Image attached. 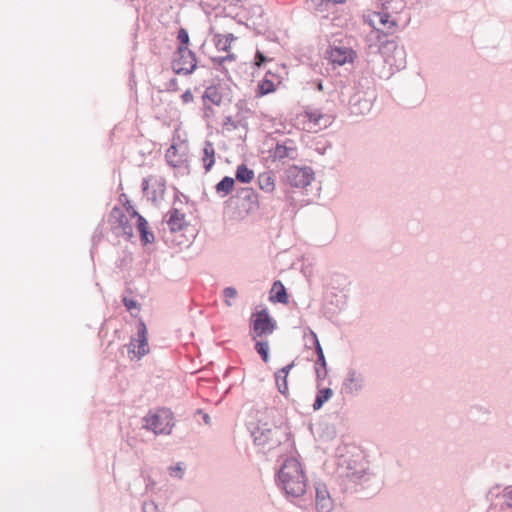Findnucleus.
I'll return each instance as SVG.
<instances>
[{
    "label": "nucleus",
    "mask_w": 512,
    "mask_h": 512,
    "mask_svg": "<svg viewBox=\"0 0 512 512\" xmlns=\"http://www.w3.org/2000/svg\"><path fill=\"white\" fill-rule=\"evenodd\" d=\"M277 486L287 498H299L306 492V476L302 464L294 457H287L276 472Z\"/></svg>",
    "instance_id": "1"
},
{
    "label": "nucleus",
    "mask_w": 512,
    "mask_h": 512,
    "mask_svg": "<svg viewBox=\"0 0 512 512\" xmlns=\"http://www.w3.org/2000/svg\"><path fill=\"white\" fill-rule=\"evenodd\" d=\"M399 38L395 34L367 35V54H380L384 61L397 67L406 63V51L399 44Z\"/></svg>",
    "instance_id": "2"
},
{
    "label": "nucleus",
    "mask_w": 512,
    "mask_h": 512,
    "mask_svg": "<svg viewBox=\"0 0 512 512\" xmlns=\"http://www.w3.org/2000/svg\"><path fill=\"white\" fill-rule=\"evenodd\" d=\"M252 436L256 445H269L270 448H274L291 441L292 432L284 420L279 423L274 422L271 426L259 421L257 427L252 431Z\"/></svg>",
    "instance_id": "3"
},
{
    "label": "nucleus",
    "mask_w": 512,
    "mask_h": 512,
    "mask_svg": "<svg viewBox=\"0 0 512 512\" xmlns=\"http://www.w3.org/2000/svg\"><path fill=\"white\" fill-rule=\"evenodd\" d=\"M354 92L349 98V110L353 115H366L376 99V91L368 78H361L353 87Z\"/></svg>",
    "instance_id": "4"
},
{
    "label": "nucleus",
    "mask_w": 512,
    "mask_h": 512,
    "mask_svg": "<svg viewBox=\"0 0 512 512\" xmlns=\"http://www.w3.org/2000/svg\"><path fill=\"white\" fill-rule=\"evenodd\" d=\"M341 488L345 493H360L363 497H371L379 490L377 476L367 468L356 476L351 472L349 479L341 480Z\"/></svg>",
    "instance_id": "5"
},
{
    "label": "nucleus",
    "mask_w": 512,
    "mask_h": 512,
    "mask_svg": "<svg viewBox=\"0 0 512 512\" xmlns=\"http://www.w3.org/2000/svg\"><path fill=\"white\" fill-rule=\"evenodd\" d=\"M173 412L169 408H160L155 412L151 410L143 417V428L156 435H170L175 426Z\"/></svg>",
    "instance_id": "6"
},
{
    "label": "nucleus",
    "mask_w": 512,
    "mask_h": 512,
    "mask_svg": "<svg viewBox=\"0 0 512 512\" xmlns=\"http://www.w3.org/2000/svg\"><path fill=\"white\" fill-rule=\"evenodd\" d=\"M277 328L276 320L270 315L267 307L256 310L250 318V333L252 340L272 334Z\"/></svg>",
    "instance_id": "7"
},
{
    "label": "nucleus",
    "mask_w": 512,
    "mask_h": 512,
    "mask_svg": "<svg viewBox=\"0 0 512 512\" xmlns=\"http://www.w3.org/2000/svg\"><path fill=\"white\" fill-rule=\"evenodd\" d=\"M366 22L372 27V31L368 35H377L380 32L383 34H395L398 30V18L382 8L369 15Z\"/></svg>",
    "instance_id": "8"
},
{
    "label": "nucleus",
    "mask_w": 512,
    "mask_h": 512,
    "mask_svg": "<svg viewBox=\"0 0 512 512\" xmlns=\"http://www.w3.org/2000/svg\"><path fill=\"white\" fill-rule=\"evenodd\" d=\"M109 222L112 225L114 233L119 236L117 230H121V234L126 240H131L134 236L133 227L124 211L119 206H114L109 214Z\"/></svg>",
    "instance_id": "9"
},
{
    "label": "nucleus",
    "mask_w": 512,
    "mask_h": 512,
    "mask_svg": "<svg viewBox=\"0 0 512 512\" xmlns=\"http://www.w3.org/2000/svg\"><path fill=\"white\" fill-rule=\"evenodd\" d=\"M356 56V52L351 47L336 44V42L330 44L326 50L327 59L333 65L337 66H343L346 63H353Z\"/></svg>",
    "instance_id": "10"
},
{
    "label": "nucleus",
    "mask_w": 512,
    "mask_h": 512,
    "mask_svg": "<svg viewBox=\"0 0 512 512\" xmlns=\"http://www.w3.org/2000/svg\"><path fill=\"white\" fill-rule=\"evenodd\" d=\"M171 68L176 75H190L197 68L196 54L191 50V54H177V49L173 53Z\"/></svg>",
    "instance_id": "11"
},
{
    "label": "nucleus",
    "mask_w": 512,
    "mask_h": 512,
    "mask_svg": "<svg viewBox=\"0 0 512 512\" xmlns=\"http://www.w3.org/2000/svg\"><path fill=\"white\" fill-rule=\"evenodd\" d=\"M269 156L273 161L295 160L298 157L295 141L289 138H286L284 141H277L275 146L270 148Z\"/></svg>",
    "instance_id": "12"
},
{
    "label": "nucleus",
    "mask_w": 512,
    "mask_h": 512,
    "mask_svg": "<svg viewBox=\"0 0 512 512\" xmlns=\"http://www.w3.org/2000/svg\"><path fill=\"white\" fill-rule=\"evenodd\" d=\"M286 179L293 187L305 188L314 179V171L310 167L293 165L286 170Z\"/></svg>",
    "instance_id": "13"
},
{
    "label": "nucleus",
    "mask_w": 512,
    "mask_h": 512,
    "mask_svg": "<svg viewBox=\"0 0 512 512\" xmlns=\"http://www.w3.org/2000/svg\"><path fill=\"white\" fill-rule=\"evenodd\" d=\"M315 509L317 512H331L334 509V500L327 485L322 481L314 483Z\"/></svg>",
    "instance_id": "14"
},
{
    "label": "nucleus",
    "mask_w": 512,
    "mask_h": 512,
    "mask_svg": "<svg viewBox=\"0 0 512 512\" xmlns=\"http://www.w3.org/2000/svg\"><path fill=\"white\" fill-rule=\"evenodd\" d=\"M137 336H138V350H135V339L131 338L130 344L128 346L129 353H133L138 359H141L143 356L149 353L148 346V330L145 322L142 319H139L137 325Z\"/></svg>",
    "instance_id": "15"
},
{
    "label": "nucleus",
    "mask_w": 512,
    "mask_h": 512,
    "mask_svg": "<svg viewBox=\"0 0 512 512\" xmlns=\"http://www.w3.org/2000/svg\"><path fill=\"white\" fill-rule=\"evenodd\" d=\"M365 386L364 376L355 369H349L342 384V391L346 394L356 395Z\"/></svg>",
    "instance_id": "16"
},
{
    "label": "nucleus",
    "mask_w": 512,
    "mask_h": 512,
    "mask_svg": "<svg viewBox=\"0 0 512 512\" xmlns=\"http://www.w3.org/2000/svg\"><path fill=\"white\" fill-rule=\"evenodd\" d=\"M338 466L340 469L344 471L341 472L340 477L343 479H349L351 472L356 474V476L360 473H363L366 469L365 465L362 462H358L357 460L351 457H341L338 462Z\"/></svg>",
    "instance_id": "17"
},
{
    "label": "nucleus",
    "mask_w": 512,
    "mask_h": 512,
    "mask_svg": "<svg viewBox=\"0 0 512 512\" xmlns=\"http://www.w3.org/2000/svg\"><path fill=\"white\" fill-rule=\"evenodd\" d=\"M168 220L167 225L171 231V233H176L178 231H188L189 224L185 221V214L180 212V209L173 207L168 212Z\"/></svg>",
    "instance_id": "18"
},
{
    "label": "nucleus",
    "mask_w": 512,
    "mask_h": 512,
    "mask_svg": "<svg viewBox=\"0 0 512 512\" xmlns=\"http://www.w3.org/2000/svg\"><path fill=\"white\" fill-rule=\"evenodd\" d=\"M136 229L140 236V241L143 246L152 244L155 241L153 231L149 227L147 219L142 215L136 219Z\"/></svg>",
    "instance_id": "19"
},
{
    "label": "nucleus",
    "mask_w": 512,
    "mask_h": 512,
    "mask_svg": "<svg viewBox=\"0 0 512 512\" xmlns=\"http://www.w3.org/2000/svg\"><path fill=\"white\" fill-rule=\"evenodd\" d=\"M236 197L248 202L247 211H253L259 208L258 193L250 187H240L236 189Z\"/></svg>",
    "instance_id": "20"
},
{
    "label": "nucleus",
    "mask_w": 512,
    "mask_h": 512,
    "mask_svg": "<svg viewBox=\"0 0 512 512\" xmlns=\"http://www.w3.org/2000/svg\"><path fill=\"white\" fill-rule=\"evenodd\" d=\"M269 300L273 303H288V294L285 286L280 280H276L270 292Z\"/></svg>",
    "instance_id": "21"
},
{
    "label": "nucleus",
    "mask_w": 512,
    "mask_h": 512,
    "mask_svg": "<svg viewBox=\"0 0 512 512\" xmlns=\"http://www.w3.org/2000/svg\"><path fill=\"white\" fill-rule=\"evenodd\" d=\"M333 396V390L329 387H320V384L317 385V393L315 396L314 403L312 405L314 411L320 410L323 405L328 402Z\"/></svg>",
    "instance_id": "22"
},
{
    "label": "nucleus",
    "mask_w": 512,
    "mask_h": 512,
    "mask_svg": "<svg viewBox=\"0 0 512 512\" xmlns=\"http://www.w3.org/2000/svg\"><path fill=\"white\" fill-rule=\"evenodd\" d=\"M202 160L205 172H209L215 164V149L211 141H205Z\"/></svg>",
    "instance_id": "23"
},
{
    "label": "nucleus",
    "mask_w": 512,
    "mask_h": 512,
    "mask_svg": "<svg viewBox=\"0 0 512 512\" xmlns=\"http://www.w3.org/2000/svg\"><path fill=\"white\" fill-rule=\"evenodd\" d=\"M177 54L180 55L181 53H188L191 54V49H189L190 45V37L189 33L186 28H179L177 32Z\"/></svg>",
    "instance_id": "24"
},
{
    "label": "nucleus",
    "mask_w": 512,
    "mask_h": 512,
    "mask_svg": "<svg viewBox=\"0 0 512 512\" xmlns=\"http://www.w3.org/2000/svg\"><path fill=\"white\" fill-rule=\"evenodd\" d=\"M235 187V179L230 176H224L216 185L215 191L220 197L229 195Z\"/></svg>",
    "instance_id": "25"
},
{
    "label": "nucleus",
    "mask_w": 512,
    "mask_h": 512,
    "mask_svg": "<svg viewBox=\"0 0 512 512\" xmlns=\"http://www.w3.org/2000/svg\"><path fill=\"white\" fill-rule=\"evenodd\" d=\"M381 8L392 16L400 14L406 7L404 0H379Z\"/></svg>",
    "instance_id": "26"
},
{
    "label": "nucleus",
    "mask_w": 512,
    "mask_h": 512,
    "mask_svg": "<svg viewBox=\"0 0 512 512\" xmlns=\"http://www.w3.org/2000/svg\"><path fill=\"white\" fill-rule=\"evenodd\" d=\"M255 173L245 163H241L237 166L235 172V181L240 183L248 184L254 179Z\"/></svg>",
    "instance_id": "27"
},
{
    "label": "nucleus",
    "mask_w": 512,
    "mask_h": 512,
    "mask_svg": "<svg viewBox=\"0 0 512 512\" xmlns=\"http://www.w3.org/2000/svg\"><path fill=\"white\" fill-rule=\"evenodd\" d=\"M202 99L204 102L210 101L212 104L220 106L222 103V96L219 95V88L217 87V84H211L206 87L202 95Z\"/></svg>",
    "instance_id": "28"
},
{
    "label": "nucleus",
    "mask_w": 512,
    "mask_h": 512,
    "mask_svg": "<svg viewBox=\"0 0 512 512\" xmlns=\"http://www.w3.org/2000/svg\"><path fill=\"white\" fill-rule=\"evenodd\" d=\"M165 158L171 167H180L185 161L184 155H178V149L174 144L166 151Z\"/></svg>",
    "instance_id": "29"
},
{
    "label": "nucleus",
    "mask_w": 512,
    "mask_h": 512,
    "mask_svg": "<svg viewBox=\"0 0 512 512\" xmlns=\"http://www.w3.org/2000/svg\"><path fill=\"white\" fill-rule=\"evenodd\" d=\"M276 89L275 84L272 80L264 78L258 82L255 91L256 97H263L267 94L274 92Z\"/></svg>",
    "instance_id": "30"
},
{
    "label": "nucleus",
    "mask_w": 512,
    "mask_h": 512,
    "mask_svg": "<svg viewBox=\"0 0 512 512\" xmlns=\"http://www.w3.org/2000/svg\"><path fill=\"white\" fill-rule=\"evenodd\" d=\"M223 126L226 127L228 130L243 128L245 134H247L248 131V121L246 118L234 120L232 116H226L223 122ZM244 137H246V135H244Z\"/></svg>",
    "instance_id": "31"
},
{
    "label": "nucleus",
    "mask_w": 512,
    "mask_h": 512,
    "mask_svg": "<svg viewBox=\"0 0 512 512\" xmlns=\"http://www.w3.org/2000/svg\"><path fill=\"white\" fill-rule=\"evenodd\" d=\"M121 302L123 303V305L125 306L126 310L130 313V315L132 317H137L139 312H140V309H141V305L140 303L133 299V298H129L128 296L126 295H123L122 296V299H121Z\"/></svg>",
    "instance_id": "32"
},
{
    "label": "nucleus",
    "mask_w": 512,
    "mask_h": 512,
    "mask_svg": "<svg viewBox=\"0 0 512 512\" xmlns=\"http://www.w3.org/2000/svg\"><path fill=\"white\" fill-rule=\"evenodd\" d=\"M315 366H316L315 370H316V374H317V380L318 381L324 380L328 373L327 362H326L324 353H319V355H317V360L315 362Z\"/></svg>",
    "instance_id": "33"
},
{
    "label": "nucleus",
    "mask_w": 512,
    "mask_h": 512,
    "mask_svg": "<svg viewBox=\"0 0 512 512\" xmlns=\"http://www.w3.org/2000/svg\"><path fill=\"white\" fill-rule=\"evenodd\" d=\"M258 183L260 188L265 192H271L274 190V179L273 176L268 172L261 173L258 176Z\"/></svg>",
    "instance_id": "34"
},
{
    "label": "nucleus",
    "mask_w": 512,
    "mask_h": 512,
    "mask_svg": "<svg viewBox=\"0 0 512 512\" xmlns=\"http://www.w3.org/2000/svg\"><path fill=\"white\" fill-rule=\"evenodd\" d=\"M309 122L313 123L315 126L322 127L321 120L325 119V123H323V127H327L331 124L330 117L324 114H321L317 111H311L306 113Z\"/></svg>",
    "instance_id": "35"
},
{
    "label": "nucleus",
    "mask_w": 512,
    "mask_h": 512,
    "mask_svg": "<svg viewBox=\"0 0 512 512\" xmlns=\"http://www.w3.org/2000/svg\"><path fill=\"white\" fill-rule=\"evenodd\" d=\"M255 341V350L256 352L259 354V356L261 357V359L263 360V362L267 363L270 359V355H269V351H270V348H269V343L267 340H254Z\"/></svg>",
    "instance_id": "36"
},
{
    "label": "nucleus",
    "mask_w": 512,
    "mask_h": 512,
    "mask_svg": "<svg viewBox=\"0 0 512 512\" xmlns=\"http://www.w3.org/2000/svg\"><path fill=\"white\" fill-rule=\"evenodd\" d=\"M216 38H217V40H216L217 49L226 51V52L229 51L232 41H234L236 39V37L232 33H228L227 35H225L222 38L220 36H216Z\"/></svg>",
    "instance_id": "37"
},
{
    "label": "nucleus",
    "mask_w": 512,
    "mask_h": 512,
    "mask_svg": "<svg viewBox=\"0 0 512 512\" xmlns=\"http://www.w3.org/2000/svg\"><path fill=\"white\" fill-rule=\"evenodd\" d=\"M275 382L276 386L278 388V391L284 395L287 396L288 394V382L286 376H281L279 373H275Z\"/></svg>",
    "instance_id": "38"
},
{
    "label": "nucleus",
    "mask_w": 512,
    "mask_h": 512,
    "mask_svg": "<svg viewBox=\"0 0 512 512\" xmlns=\"http://www.w3.org/2000/svg\"><path fill=\"white\" fill-rule=\"evenodd\" d=\"M217 87L219 88V95L222 96V101L227 100L229 102L232 101L233 95L230 86L226 83H221L220 81L217 83Z\"/></svg>",
    "instance_id": "39"
},
{
    "label": "nucleus",
    "mask_w": 512,
    "mask_h": 512,
    "mask_svg": "<svg viewBox=\"0 0 512 512\" xmlns=\"http://www.w3.org/2000/svg\"><path fill=\"white\" fill-rule=\"evenodd\" d=\"M307 330L309 331L310 335L308 340L311 341L312 347L314 348L316 355H319V353H324L317 334L309 327L307 328Z\"/></svg>",
    "instance_id": "40"
},
{
    "label": "nucleus",
    "mask_w": 512,
    "mask_h": 512,
    "mask_svg": "<svg viewBox=\"0 0 512 512\" xmlns=\"http://www.w3.org/2000/svg\"><path fill=\"white\" fill-rule=\"evenodd\" d=\"M122 197L125 198V202L123 203V206L125 208V210L127 211V213L129 214V216L131 218H138L139 216H142L135 208L134 206L131 204L130 200L127 198V196L125 194H122L120 196V199H122Z\"/></svg>",
    "instance_id": "41"
},
{
    "label": "nucleus",
    "mask_w": 512,
    "mask_h": 512,
    "mask_svg": "<svg viewBox=\"0 0 512 512\" xmlns=\"http://www.w3.org/2000/svg\"><path fill=\"white\" fill-rule=\"evenodd\" d=\"M312 3L314 4V10L317 12L329 11L331 8L336 6L334 4H330V2H326V0H312Z\"/></svg>",
    "instance_id": "42"
},
{
    "label": "nucleus",
    "mask_w": 512,
    "mask_h": 512,
    "mask_svg": "<svg viewBox=\"0 0 512 512\" xmlns=\"http://www.w3.org/2000/svg\"><path fill=\"white\" fill-rule=\"evenodd\" d=\"M133 257L131 253H126L122 258L118 259L116 262L117 268L121 270H126L132 264Z\"/></svg>",
    "instance_id": "43"
},
{
    "label": "nucleus",
    "mask_w": 512,
    "mask_h": 512,
    "mask_svg": "<svg viewBox=\"0 0 512 512\" xmlns=\"http://www.w3.org/2000/svg\"><path fill=\"white\" fill-rule=\"evenodd\" d=\"M269 61V58L264 55L263 52H261L259 49L256 50L255 56H254V65L258 68H261Z\"/></svg>",
    "instance_id": "44"
},
{
    "label": "nucleus",
    "mask_w": 512,
    "mask_h": 512,
    "mask_svg": "<svg viewBox=\"0 0 512 512\" xmlns=\"http://www.w3.org/2000/svg\"><path fill=\"white\" fill-rule=\"evenodd\" d=\"M223 296L226 298V305L230 307L232 306V303L228 299L235 298L237 296V290L232 286L225 287L223 289Z\"/></svg>",
    "instance_id": "45"
},
{
    "label": "nucleus",
    "mask_w": 512,
    "mask_h": 512,
    "mask_svg": "<svg viewBox=\"0 0 512 512\" xmlns=\"http://www.w3.org/2000/svg\"><path fill=\"white\" fill-rule=\"evenodd\" d=\"M184 474V468L181 463H177L175 466L170 467V475L181 479Z\"/></svg>",
    "instance_id": "46"
},
{
    "label": "nucleus",
    "mask_w": 512,
    "mask_h": 512,
    "mask_svg": "<svg viewBox=\"0 0 512 512\" xmlns=\"http://www.w3.org/2000/svg\"><path fill=\"white\" fill-rule=\"evenodd\" d=\"M231 60H235V55L234 54H228L226 56L212 58V61L217 63L219 66H221V69L225 70V71H226V69L222 66L223 63L225 61H231Z\"/></svg>",
    "instance_id": "47"
},
{
    "label": "nucleus",
    "mask_w": 512,
    "mask_h": 512,
    "mask_svg": "<svg viewBox=\"0 0 512 512\" xmlns=\"http://www.w3.org/2000/svg\"><path fill=\"white\" fill-rule=\"evenodd\" d=\"M165 89L170 92H176L179 90L178 80L176 78H171L166 84Z\"/></svg>",
    "instance_id": "48"
},
{
    "label": "nucleus",
    "mask_w": 512,
    "mask_h": 512,
    "mask_svg": "<svg viewBox=\"0 0 512 512\" xmlns=\"http://www.w3.org/2000/svg\"><path fill=\"white\" fill-rule=\"evenodd\" d=\"M332 148V144L330 142H327L320 146V143H317L315 147V151L319 153L320 155L326 154L327 150Z\"/></svg>",
    "instance_id": "49"
},
{
    "label": "nucleus",
    "mask_w": 512,
    "mask_h": 512,
    "mask_svg": "<svg viewBox=\"0 0 512 512\" xmlns=\"http://www.w3.org/2000/svg\"><path fill=\"white\" fill-rule=\"evenodd\" d=\"M294 365H295V363H294V361H292L291 363H289L286 366L279 369L276 373H279V375H281V376L288 377V374H289L290 370L294 367Z\"/></svg>",
    "instance_id": "50"
},
{
    "label": "nucleus",
    "mask_w": 512,
    "mask_h": 512,
    "mask_svg": "<svg viewBox=\"0 0 512 512\" xmlns=\"http://www.w3.org/2000/svg\"><path fill=\"white\" fill-rule=\"evenodd\" d=\"M181 99L183 103H190L193 101V94L190 89H187L182 95Z\"/></svg>",
    "instance_id": "51"
},
{
    "label": "nucleus",
    "mask_w": 512,
    "mask_h": 512,
    "mask_svg": "<svg viewBox=\"0 0 512 512\" xmlns=\"http://www.w3.org/2000/svg\"><path fill=\"white\" fill-rule=\"evenodd\" d=\"M182 198L187 202L188 197L184 195L182 192L176 189L175 197H174V205H176L177 202L182 203Z\"/></svg>",
    "instance_id": "52"
},
{
    "label": "nucleus",
    "mask_w": 512,
    "mask_h": 512,
    "mask_svg": "<svg viewBox=\"0 0 512 512\" xmlns=\"http://www.w3.org/2000/svg\"><path fill=\"white\" fill-rule=\"evenodd\" d=\"M149 189V180L147 178H144L142 181V191L145 194H148Z\"/></svg>",
    "instance_id": "53"
},
{
    "label": "nucleus",
    "mask_w": 512,
    "mask_h": 512,
    "mask_svg": "<svg viewBox=\"0 0 512 512\" xmlns=\"http://www.w3.org/2000/svg\"><path fill=\"white\" fill-rule=\"evenodd\" d=\"M507 504L512 507V489L505 494Z\"/></svg>",
    "instance_id": "54"
},
{
    "label": "nucleus",
    "mask_w": 512,
    "mask_h": 512,
    "mask_svg": "<svg viewBox=\"0 0 512 512\" xmlns=\"http://www.w3.org/2000/svg\"><path fill=\"white\" fill-rule=\"evenodd\" d=\"M203 421H204L205 424L209 425L211 423V417L207 413H204L203 414Z\"/></svg>",
    "instance_id": "55"
},
{
    "label": "nucleus",
    "mask_w": 512,
    "mask_h": 512,
    "mask_svg": "<svg viewBox=\"0 0 512 512\" xmlns=\"http://www.w3.org/2000/svg\"><path fill=\"white\" fill-rule=\"evenodd\" d=\"M147 196H148V199L155 201V199H156V191L153 190L152 193H151V196L149 195V193L147 194Z\"/></svg>",
    "instance_id": "56"
},
{
    "label": "nucleus",
    "mask_w": 512,
    "mask_h": 512,
    "mask_svg": "<svg viewBox=\"0 0 512 512\" xmlns=\"http://www.w3.org/2000/svg\"><path fill=\"white\" fill-rule=\"evenodd\" d=\"M345 0H326V2H330V4H339V3H343Z\"/></svg>",
    "instance_id": "57"
},
{
    "label": "nucleus",
    "mask_w": 512,
    "mask_h": 512,
    "mask_svg": "<svg viewBox=\"0 0 512 512\" xmlns=\"http://www.w3.org/2000/svg\"><path fill=\"white\" fill-rule=\"evenodd\" d=\"M244 105V101L243 100H240L236 106L238 107V109H242V106Z\"/></svg>",
    "instance_id": "58"
},
{
    "label": "nucleus",
    "mask_w": 512,
    "mask_h": 512,
    "mask_svg": "<svg viewBox=\"0 0 512 512\" xmlns=\"http://www.w3.org/2000/svg\"><path fill=\"white\" fill-rule=\"evenodd\" d=\"M204 109L205 110H210L211 112L213 111L212 107L211 106H204Z\"/></svg>",
    "instance_id": "59"
},
{
    "label": "nucleus",
    "mask_w": 512,
    "mask_h": 512,
    "mask_svg": "<svg viewBox=\"0 0 512 512\" xmlns=\"http://www.w3.org/2000/svg\"><path fill=\"white\" fill-rule=\"evenodd\" d=\"M125 292H126V293H128V294H131V293H132V290H131V288H126V289H125Z\"/></svg>",
    "instance_id": "60"
},
{
    "label": "nucleus",
    "mask_w": 512,
    "mask_h": 512,
    "mask_svg": "<svg viewBox=\"0 0 512 512\" xmlns=\"http://www.w3.org/2000/svg\"><path fill=\"white\" fill-rule=\"evenodd\" d=\"M318 88H319L320 90H322V82H319V84H318Z\"/></svg>",
    "instance_id": "61"
}]
</instances>
